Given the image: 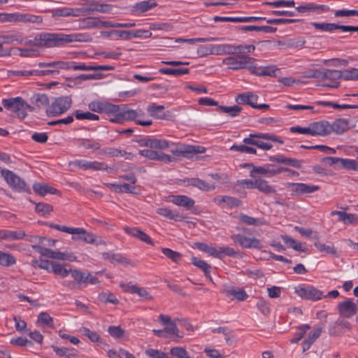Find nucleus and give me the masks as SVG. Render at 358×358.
Listing matches in <instances>:
<instances>
[{
	"label": "nucleus",
	"mask_w": 358,
	"mask_h": 358,
	"mask_svg": "<svg viewBox=\"0 0 358 358\" xmlns=\"http://www.w3.org/2000/svg\"><path fill=\"white\" fill-rule=\"evenodd\" d=\"M41 48H56L73 42H89L92 38L89 35L82 33L66 34L63 33H40Z\"/></svg>",
	"instance_id": "nucleus-1"
},
{
	"label": "nucleus",
	"mask_w": 358,
	"mask_h": 358,
	"mask_svg": "<svg viewBox=\"0 0 358 358\" xmlns=\"http://www.w3.org/2000/svg\"><path fill=\"white\" fill-rule=\"evenodd\" d=\"M2 105L7 110L15 113L20 119H24L27 117V110L33 111L35 109L20 96L3 99Z\"/></svg>",
	"instance_id": "nucleus-2"
},
{
	"label": "nucleus",
	"mask_w": 358,
	"mask_h": 358,
	"mask_svg": "<svg viewBox=\"0 0 358 358\" xmlns=\"http://www.w3.org/2000/svg\"><path fill=\"white\" fill-rule=\"evenodd\" d=\"M255 59L247 55L236 54L234 56H230L223 59L222 63L228 69L232 70H240L243 69H251L253 67Z\"/></svg>",
	"instance_id": "nucleus-3"
},
{
	"label": "nucleus",
	"mask_w": 358,
	"mask_h": 358,
	"mask_svg": "<svg viewBox=\"0 0 358 358\" xmlns=\"http://www.w3.org/2000/svg\"><path fill=\"white\" fill-rule=\"evenodd\" d=\"M72 99L69 96L57 97L46 108V114L48 117H55L64 114L71 106Z\"/></svg>",
	"instance_id": "nucleus-4"
},
{
	"label": "nucleus",
	"mask_w": 358,
	"mask_h": 358,
	"mask_svg": "<svg viewBox=\"0 0 358 358\" xmlns=\"http://www.w3.org/2000/svg\"><path fill=\"white\" fill-rule=\"evenodd\" d=\"M1 175L9 185V186L17 192H28L29 187L25 182L19 176L9 170H2Z\"/></svg>",
	"instance_id": "nucleus-5"
},
{
	"label": "nucleus",
	"mask_w": 358,
	"mask_h": 358,
	"mask_svg": "<svg viewBox=\"0 0 358 358\" xmlns=\"http://www.w3.org/2000/svg\"><path fill=\"white\" fill-rule=\"evenodd\" d=\"M33 248L39 252L42 256L55 259L69 260L72 262L76 259V256L73 254L62 252L59 251H54L51 249H48L40 245H33Z\"/></svg>",
	"instance_id": "nucleus-6"
},
{
	"label": "nucleus",
	"mask_w": 358,
	"mask_h": 358,
	"mask_svg": "<svg viewBox=\"0 0 358 358\" xmlns=\"http://www.w3.org/2000/svg\"><path fill=\"white\" fill-rule=\"evenodd\" d=\"M72 278L78 284V287H85L88 283L97 285L100 282L98 278L89 272H83L78 269L72 271Z\"/></svg>",
	"instance_id": "nucleus-7"
},
{
	"label": "nucleus",
	"mask_w": 358,
	"mask_h": 358,
	"mask_svg": "<svg viewBox=\"0 0 358 358\" xmlns=\"http://www.w3.org/2000/svg\"><path fill=\"white\" fill-rule=\"evenodd\" d=\"M295 292L299 296L306 300L317 301L323 298V292L312 286H299L295 288Z\"/></svg>",
	"instance_id": "nucleus-8"
},
{
	"label": "nucleus",
	"mask_w": 358,
	"mask_h": 358,
	"mask_svg": "<svg viewBox=\"0 0 358 358\" xmlns=\"http://www.w3.org/2000/svg\"><path fill=\"white\" fill-rule=\"evenodd\" d=\"M70 164L83 170L93 171H108V166L102 162L94 161L89 162L85 159H76L71 162Z\"/></svg>",
	"instance_id": "nucleus-9"
},
{
	"label": "nucleus",
	"mask_w": 358,
	"mask_h": 358,
	"mask_svg": "<svg viewBox=\"0 0 358 358\" xmlns=\"http://www.w3.org/2000/svg\"><path fill=\"white\" fill-rule=\"evenodd\" d=\"M341 78V71L325 69L322 71L321 78L322 80H329L331 82L329 83L320 84V86L336 88L339 86V83L336 82L337 80Z\"/></svg>",
	"instance_id": "nucleus-10"
},
{
	"label": "nucleus",
	"mask_w": 358,
	"mask_h": 358,
	"mask_svg": "<svg viewBox=\"0 0 358 358\" xmlns=\"http://www.w3.org/2000/svg\"><path fill=\"white\" fill-rule=\"evenodd\" d=\"M101 17H84L81 18L78 20L79 22V29H87L92 28H101L105 27L108 28V22L103 21Z\"/></svg>",
	"instance_id": "nucleus-11"
},
{
	"label": "nucleus",
	"mask_w": 358,
	"mask_h": 358,
	"mask_svg": "<svg viewBox=\"0 0 358 358\" xmlns=\"http://www.w3.org/2000/svg\"><path fill=\"white\" fill-rule=\"evenodd\" d=\"M205 151L206 148L202 146L181 144L176 150H171V152L177 156L188 157L189 155L203 153Z\"/></svg>",
	"instance_id": "nucleus-12"
},
{
	"label": "nucleus",
	"mask_w": 358,
	"mask_h": 358,
	"mask_svg": "<svg viewBox=\"0 0 358 358\" xmlns=\"http://www.w3.org/2000/svg\"><path fill=\"white\" fill-rule=\"evenodd\" d=\"M10 22H24L41 24L43 22V17L39 15H34L28 13H11Z\"/></svg>",
	"instance_id": "nucleus-13"
},
{
	"label": "nucleus",
	"mask_w": 358,
	"mask_h": 358,
	"mask_svg": "<svg viewBox=\"0 0 358 358\" xmlns=\"http://www.w3.org/2000/svg\"><path fill=\"white\" fill-rule=\"evenodd\" d=\"M70 234L73 235V240L83 241L87 243L91 244L96 243V236L93 234L87 232L83 228L71 227Z\"/></svg>",
	"instance_id": "nucleus-14"
},
{
	"label": "nucleus",
	"mask_w": 358,
	"mask_h": 358,
	"mask_svg": "<svg viewBox=\"0 0 358 358\" xmlns=\"http://www.w3.org/2000/svg\"><path fill=\"white\" fill-rule=\"evenodd\" d=\"M338 310L341 316L350 318L356 314L357 306L352 300L347 299L338 304Z\"/></svg>",
	"instance_id": "nucleus-15"
},
{
	"label": "nucleus",
	"mask_w": 358,
	"mask_h": 358,
	"mask_svg": "<svg viewBox=\"0 0 358 358\" xmlns=\"http://www.w3.org/2000/svg\"><path fill=\"white\" fill-rule=\"evenodd\" d=\"M311 136H325L330 134V123L322 120L310 123Z\"/></svg>",
	"instance_id": "nucleus-16"
},
{
	"label": "nucleus",
	"mask_w": 358,
	"mask_h": 358,
	"mask_svg": "<svg viewBox=\"0 0 358 358\" xmlns=\"http://www.w3.org/2000/svg\"><path fill=\"white\" fill-rule=\"evenodd\" d=\"M120 113L122 115V118L124 120H134L136 121L137 124L148 127L152 124V121L151 120H137L138 115V111L135 110H121Z\"/></svg>",
	"instance_id": "nucleus-17"
},
{
	"label": "nucleus",
	"mask_w": 358,
	"mask_h": 358,
	"mask_svg": "<svg viewBox=\"0 0 358 358\" xmlns=\"http://www.w3.org/2000/svg\"><path fill=\"white\" fill-rule=\"evenodd\" d=\"M169 201L176 206H182L187 210L191 209L195 204L194 201L185 195H171Z\"/></svg>",
	"instance_id": "nucleus-18"
},
{
	"label": "nucleus",
	"mask_w": 358,
	"mask_h": 358,
	"mask_svg": "<svg viewBox=\"0 0 358 358\" xmlns=\"http://www.w3.org/2000/svg\"><path fill=\"white\" fill-rule=\"evenodd\" d=\"M52 17H80L81 10L79 8L64 7L53 9L50 11Z\"/></svg>",
	"instance_id": "nucleus-19"
},
{
	"label": "nucleus",
	"mask_w": 358,
	"mask_h": 358,
	"mask_svg": "<svg viewBox=\"0 0 358 358\" xmlns=\"http://www.w3.org/2000/svg\"><path fill=\"white\" fill-rule=\"evenodd\" d=\"M124 231H125V233L131 235L133 237L138 238L140 241L143 242H145L151 245H154V243L151 238L147 234H145L138 228H131L129 227H125L124 228Z\"/></svg>",
	"instance_id": "nucleus-20"
},
{
	"label": "nucleus",
	"mask_w": 358,
	"mask_h": 358,
	"mask_svg": "<svg viewBox=\"0 0 358 358\" xmlns=\"http://www.w3.org/2000/svg\"><path fill=\"white\" fill-rule=\"evenodd\" d=\"M71 69L78 71H112L114 70L113 66L109 65H96V66H87L85 64H77L75 62H72Z\"/></svg>",
	"instance_id": "nucleus-21"
},
{
	"label": "nucleus",
	"mask_w": 358,
	"mask_h": 358,
	"mask_svg": "<svg viewBox=\"0 0 358 358\" xmlns=\"http://www.w3.org/2000/svg\"><path fill=\"white\" fill-rule=\"evenodd\" d=\"M157 213L169 220L174 221H182L185 217L176 210H171L168 208H159L157 210Z\"/></svg>",
	"instance_id": "nucleus-22"
},
{
	"label": "nucleus",
	"mask_w": 358,
	"mask_h": 358,
	"mask_svg": "<svg viewBox=\"0 0 358 358\" xmlns=\"http://www.w3.org/2000/svg\"><path fill=\"white\" fill-rule=\"evenodd\" d=\"M143 34H150L149 31L136 30V31H119L115 30V37L117 38L129 39L131 38H139L143 36Z\"/></svg>",
	"instance_id": "nucleus-23"
},
{
	"label": "nucleus",
	"mask_w": 358,
	"mask_h": 358,
	"mask_svg": "<svg viewBox=\"0 0 358 358\" xmlns=\"http://www.w3.org/2000/svg\"><path fill=\"white\" fill-rule=\"evenodd\" d=\"M292 191L298 194L312 193L320 189L318 185H307L305 183H292Z\"/></svg>",
	"instance_id": "nucleus-24"
},
{
	"label": "nucleus",
	"mask_w": 358,
	"mask_h": 358,
	"mask_svg": "<svg viewBox=\"0 0 358 358\" xmlns=\"http://www.w3.org/2000/svg\"><path fill=\"white\" fill-rule=\"evenodd\" d=\"M25 232L22 230L10 231L1 230L0 238L6 241H15L22 239L25 236Z\"/></svg>",
	"instance_id": "nucleus-25"
},
{
	"label": "nucleus",
	"mask_w": 358,
	"mask_h": 358,
	"mask_svg": "<svg viewBox=\"0 0 358 358\" xmlns=\"http://www.w3.org/2000/svg\"><path fill=\"white\" fill-rule=\"evenodd\" d=\"M261 139L257 137H251L250 134L248 137L243 138V142L245 144L257 146L263 150H269L273 148L272 144L263 142Z\"/></svg>",
	"instance_id": "nucleus-26"
},
{
	"label": "nucleus",
	"mask_w": 358,
	"mask_h": 358,
	"mask_svg": "<svg viewBox=\"0 0 358 358\" xmlns=\"http://www.w3.org/2000/svg\"><path fill=\"white\" fill-rule=\"evenodd\" d=\"M349 127V120L338 119L333 124H330V134L335 132L337 134L344 133Z\"/></svg>",
	"instance_id": "nucleus-27"
},
{
	"label": "nucleus",
	"mask_w": 358,
	"mask_h": 358,
	"mask_svg": "<svg viewBox=\"0 0 358 358\" xmlns=\"http://www.w3.org/2000/svg\"><path fill=\"white\" fill-rule=\"evenodd\" d=\"M34 191L40 196H45L46 194L50 193L52 194H57L59 191L45 183L36 182L33 185Z\"/></svg>",
	"instance_id": "nucleus-28"
},
{
	"label": "nucleus",
	"mask_w": 358,
	"mask_h": 358,
	"mask_svg": "<svg viewBox=\"0 0 358 358\" xmlns=\"http://www.w3.org/2000/svg\"><path fill=\"white\" fill-rule=\"evenodd\" d=\"M258 98L259 97L257 94L252 92H246L238 94L236 101L238 103H245L253 108V106H255Z\"/></svg>",
	"instance_id": "nucleus-29"
},
{
	"label": "nucleus",
	"mask_w": 358,
	"mask_h": 358,
	"mask_svg": "<svg viewBox=\"0 0 358 358\" xmlns=\"http://www.w3.org/2000/svg\"><path fill=\"white\" fill-rule=\"evenodd\" d=\"M31 102L37 108L48 107L50 101L48 96L45 94L37 93L31 97Z\"/></svg>",
	"instance_id": "nucleus-30"
},
{
	"label": "nucleus",
	"mask_w": 358,
	"mask_h": 358,
	"mask_svg": "<svg viewBox=\"0 0 358 358\" xmlns=\"http://www.w3.org/2000/svg\"><path fill=\"white\" fill-rule=\"evenodd\" d=\"M188 185L199 188L203 191H211L215 189L214 185H211L199 178H190L188 180Z\"/></svg>",
	"instance_id": "nucleus-31"
},
{
	"label": "nucleus",
	"mask_w": 358,
	"mask_h": 358,
	"mask_svg": "<svg viewBox=\"0 0 358 358\" xmlns=\"http://www.w3.org/2000/svg\"><path fill=\"white\" fill-rule=\"evenodd\" d=\"M73 270L72 268L68 269L61 264L55 262L51 264V271L61 278H66L69 274H71L72 276V271Z\"/></svg>",
	"instance_id": "nucleus-32"
},
{
	"label": "nucleus",
	"mask_w": 358,
	"mask_h": 358,
	"mask_svg": "<svg viewBox=\"0 0 358 358\" xmlns=\"http://www.w3.org/2000/svg\"><path fill=\"white\" fill-rule=\"evenodd\" d=\"M240 29L243 31H262L264 33H275L277 31L276 27L269 26H255V25H246L241 26Z\"/></svg>",
	"instance_id": "nucleus-33"
},
{
	"label": "nucleus",
	"mask_w": 358,
	"mask_h": 358,
	"mask_svg": "<svg viewBox=\"0 0 358 358\" xmlns=\"http://www.w3.org/2000/svg\"><path fill=\"white\" fill-rule=\"evenodd\" d=\"M157 6L155 1L149 0L136 3L132 10L135 13H144Z\"/></svg>",
	"instance_id": "nucleus-34"
},
{
	"label": "nucleus",
	"mask_w": 358,
	"mask_h": 358,
	"mask_svg": "<svg viewBox=\"0 0 358 358\" xmlns=\"http://www.w3.org/2000/svg\"><path fill=\"white\" fill-rule=\"evenodd\" d=\"M252 72L253 74L259 76H275L276 69L272 66L256 67L253 65Z\"/></svg>",
	"instance_id": "nucleus-35"
},
{
	"label": "nucleus",
	"mask_w": 358,
	"mask_h": 358,
	"mask_svg": "<svg viewBox=\"0 0 358 358\" xmlns=\"http://www.w3.org/2000/svg\"><path fill=\"white\" fill-rule=\"evenodd\" d=\"M192 263L196 267L199 268L200 269H201L205 275L209 278L210 280L212 281V278L210 275V268H211V266L210 264H208V263H206L204 260H202V259H200L197 257H192Z\"/></svg>",
	"instance_id": "nucleus-36"
},
{
	"label": "nucleus",
	"mask_w": 358,
	"mask_h": 358,
	"mask_svg": "<svg viewBox=\"0 0 358 358\" xmlns=\"http://www.w3.org/2000/svg\"><path fill=\"white\" fill-rule=\"evenodd\" d=\"M255 189L266 194H274L276 192L274 187L269 185L266 180L262 178L256 179Z\"/></svg>",
	"instance_id": "nucleus-37"
},
{
	"label": "nucleus",
	"mask_w": 358,
	"mask_h": 358,
	"mask_svg": "<svg viewBox=\"0 0 358 358\" xmlns=\"http://www.w3.org/2000/svg\"><path fill=\"white\" fill-rule=\"evenodd\" d=\"M310 24L316 29L323 31H333L336 29H341V25L327 22H311Z\"/></svg>",
	"instance_id": "nucleus-38"
},
{
	"label": "nucleus",
	"mask_w": 358,
	"mask_h": 358,
	"mask_svg": "<svg viewBox=\"0 0 358 358\" xmlns=\"http://www.w3.org/2000/svg\"><path fill=\"white\" fill-rule=\"evenodd\" d=\"M224 292L227 296H232L241 301L246 300L248 297V294L243 289H230L225 290Z\"/></svg>",
	"instance_id": "nucleus-39"
},
{
	"label": "nucleus",
	"mask_w": 358,
	"mask_h": 358,
	"mask_svg": "<svg viewBox=\"0 0 358 358\" xmlns=\"http://www.w3.org/2000/svg\"><path fill=\"white\" fill-rule=\"evenodd\" d=\"M164 109V106L163 105L152 104L148 107L147 110L151 116L162 120L166 117L165 114L162 113Z\"/></svg>",
	"instance_id": "nucleus-40"
},
{
	"label": "nucleus",
	"mask_w": 358,
	"mask_h": 358,
	"mask_svg": "<svg viewBox=\"0 0 358 358\" xmlns=\"http://www.w3.org/2000/svg\"><path fill=\"white\" fill-rule=\"evenodd\" d=\"M318 9L324 10L327 9V6L324 5H317L313 3H310L303 6H299L296 8V10L299 13L314 12Z\"/></svg>",
	"instance_id": "nucleus-41"
},
{
	"label": "nucleus",
	"mask_w": 358,
	"mask_h": 358,
	"mask_svg": "<svg viewBox=\"0 0 358 358\" xmlns=\"http://www.w3.org/2000/svg\"><path fill=\"white\" fill-rule=\"evenodd\" d=\"M238 220L249 226H260L264 224L260 219L255 218L243 213H241L238 215Z\"/></svg>",
	"instance_id": "nucleus-42"
},
{
	"label": "nucleus",
	"mask_w": 358,
	"mask_h": 358,
	"mask_svg": "<svg viewBox=\"0 0 358 358\" xmlns=\"http://www.w3.org/2000/svg\"><path fill=\"white\" fill-rule=\"evenodd\" d=\"M182 322V320H172L166 327L164 328L165 333L169 334V335H173L176 336L177 338H182L183 335L180 334L179 329L178 328L176 322Z\"/></svg>",
	"instance_id": "nucleus-43"
},
{
	"label": "nucleus",
	"mask_w": 358,
	"mask_h": 358,
	"mask_svg": "<svg viewBox=\"0 0 358 358\" xmlns=\"http://www.w3.org/2000/svg\"><path fill=\"white\" fill-rule=\"evenodd\" d=\"M159 72L162 74L172 75L174 76H180L184 74H188L189 73V69L187 68L183 69H170V68H163L159 70Z\"/></svg>",
	"instance_id": "nucleus-44"
},
{
	"label": "nucleus",
	"mask_w": 358,
	"mask_h": 358,
	"mask_svg": "<svg viewBox=\"0 0 358 358\" xmlns=\"http://www.w3.org/2000/svg\"><path fill=\"white\" fill-rule=\"evenodd\" d=\"M254 173H259L261 175H264L267 176H272L275 174L280 173V170L270 169L268 167L266 168L262 166H254L253 169L251 171V176H254Z\"/></svg>",
	"instance_id": "nucleus-45"
},
{
	"label": "nucleus",
	"mask_w": 358,
	"mask_h": 358,
	"mask_svg": "<svg viewBox=\"0 0 358 358\" xmlns=\"http://www.w3.org/2000/svg\"><path fill=\"white\" fill-rule=\"evenodd\" d=\"M162 252L176 264H178L182 257L180 252L166 248H162Z\"/></svg>",
	"instance_id": "nucleus-46"
},
{
	"label": "nucleus",
	"mask_w": 358,
	"mask_h": 358,
	"mask_svg": "<svg viewBox=\"0 0 358 358\" xmlns=\"http://www.w3.org/2000/svg\"><path fill=\"white\" fill-rule=\"evenodd\" d=\"M217 110L228 114L231 117H234L238 115L240 112L242 110V108L237 105L234 106H218Z\"/></svg>",
	"instance_id": "nucleus-47"
},
{
	"label": "nucleus",
	"mask_w": 358,
	"mask_h": 358,
	"mask_svg": "<svg viewBox=\"0 0 358 358\" xmlns=\"http://www.w3.org/2000/svg\"><path fill=\"white\" fill-rule=\"evenodd\" d=\"M243 243V248L261 249L263 248L261 241L256 238H248L245 236Z\"/></svg>",
	"instance_id": "nucleus-48"
},
{
	"label": "nucleus",
	"mask_w": 358,
	"mask_h": 358,
	"mask_svg": "<svg viewBox=\"0 0 358 358\" xmlns=\"http://www.w3.org/2000/svg\"><path fill=\"white\" fill-rule=\"evenodd\" d=\"M15 263L16 259L12 255L0 251V265L10 266Z\"/></svg>",
	"instance_id": "nucleus-49"
},
{
	"label": "nucleus",
	"mask_w": 358,
	"mask_h": 358,
	"mask_svg": "<svg viewBox=\"0 0 358 358\" xmlns=\"http://www.w3.org/2000/svg\"><path fill=\"white\" fill-rule=\"evenodd\" d=\"M36 204L35 211L45 216L49 215L53 210V207L50 204L45 203H34Z\"/></svg>",
	"instance_id": "nucleus-50"
},
{
	"label": "nucleus",
	"mask_w": 358,
	"mask_h": 358,
	"mask_svg": "<svg viewBox=\"0 0 358 358\" xmlns=\"http://www.w3.org/2000/svg\"><path fill=\"white\" fill-rule=\"evenodd\" d=\"M341 78L346 80H358V69L352 68L341 71Z\"/></svg>",
	"instance_id": "nucleus-51"
},
{
	"label": "nucleus",
	"mask_w": 358,
	"mask_h": 358,
	"mask_svg": "<svg viewBox=\"0 0 358 358\" xmlns=\"http://www.w3.org/2000/svg\"><path fill=\"white\" fill-rule=\"evenodd\" d=\"M281 237L284 242L287 244H289L290 247L294 250L301 252L305 251V250L302 248L301 243L300 242L296 241L287 235H282Z\"/></svg>",
	"instance_id": "nucleus-52"
},
{
	"label": "nucleus",
	"mask_w": 358,
	"mask_h": 358,
	"mask_svg": "<svg viewBox=\"0 0 358 358\" xmlns=\"http://www.w3.org/2000/svg\"><path fill=\"white\" fill-rule=\"evenodd\" d=\"M310 329L309 324H303L297 328L295 336L291 340L292 343H298L305 335L306 331Z\"/></svg>",
	"instance_id": "nucleus-53"
},
{
	"label": "nucleus",
	"mask_w": 358,
	"mask_h": 358,
	"mask_svg": "<svg viewBox=\"0 0 358 358\" xmlns=\"http://www.w3.org/2000/svg\"><path fill=\"white\" fill-rule=\"evenodd\" d=\"M52 348L58 356L66 357L68 358H71L75 356L73 349H70L67 348H59L57 346H52Z\"/></svg>",
	"instance_id": "nucleus-54"
},
{
	"label": "nucleus",
	"mask_w": 358,
	"mask_h": 358,
	"mask_svg": "<svg viewBox=\"0 0 358 358\" xmlns=\"http://www.w3.org/2000/svg\"><path fill=\"white\" fill-rule=\"evenodd\" d=\"M251 137H257L264 140L271 141L273 142H278L280 144L283 143V141L279 139L276 136L268 133H255L251 134Z\"/></svg>",
	"instance_id": "nucleus-55"
},
{
	"label": "nucleus",
	"mask_w": 358,
	"mask_h": 358,
	"mask_svg": "<svg viewBox=\"0 0 358 358\" xmlns=\"http://www.w3.org/2000/svg\"><path fill=\"white\" fill-rule=\"evenodd\" d=\"M74 115L76 118L78 120H99V119L97 115L93 114L90 112H82L80 110H76Z\"/></svg>",
	"instance_id": "nucleus-56"
},
{
	"label": "nucleus",
	"mask_w": 358,
	"mask_h": 358,
	"mask_svg": "<svg viewBox=\"0 0 358 358\" xmlns=\"http://www.w3.org/2000/svg\"><path fill=\"white\" fill-rule=\"evenodd\" d=\"M80 145L86 149H92L94 150H98L101 148V144L94 140L90 139H83L80 143Z\"/></svg>",
	"instance_id": "nucleus-57"
},
{
	"label": "nucleus",
	"mask_w": 358,
	"mask_h": 358,
	"mask_svg": "<svg viewBox=\"0 0 358 358\" xmlns=\"http://www.w3.org/2000/svg\"><path fill=\"white\" fill-rule=\"evenodd\" d=\"M245 145H234L230 148L231 150H235L240 152H244L248 154H257V150L252 147H250Z\"/></svg>",
	"instance_id": "nucleus-58"
},
{
	"label": "nucleus",
	"mask_w": 358,
	"mask_h": 358,
	"mask_svg": "<svg viewBox=\"0 0 358 358\" xmlns=\"http://www.w3.org/2000/svg\"><path fill=\"white\" fill-rule=\"evenodd\" d=\"M170 353L177 358H190L187 350L182 347H174L171 348Z\"/></svg>",
	"instance_id": "nucleus-59"
},
{
	"label": "nucleus",
	"mask_w": 358,
	"mask_h": 358,
	"mask_svg": "<svg viewBox=\"0 0 358 358\" xmlns=\"http://www.w3.org/2000/svg\"><path fill=\"white\" fill-rule=\"evenodd\" d=\"M38 322L50 327H53V319L45 312L41 313L38 316Z\"/></svg>",
	"instance_id": "nucleus-60"
},
{
	"label": "nucleus",
	"mask_w": 358,
	"mask_h": 358,
	"mask_svg": "<svg viewBox=\"0 0 358 358\" xmlns=\"http://www.w3.org/2000/svg\"><path fill=\"white\" fill-rule=\"evenodd\" d=\"M169 147V142L165 139L152 138V149L165 150Z\"/></svg>",
	"instance_id": "nucleus-61"
},
{
	"label": "nucleus",
	"mask_w": 358,
	"mask_h": 358,
	"mask_svg": "<svg viewBox=\"0 0 358 358\" xmlns=\"http://www.w3.org/2000/svg\"><path fill=\"white\" fill-rule=\"evenodd\" d=\"M314 245L317 248V249L320 252H324L331 255L336 254V249L332 245H327L320 242H315Z\"/></svg>",
	"instance_id": "nucleus-62"
},
{
	"label": "nucleus",
	"mask_w": 358,
	"mask_h": 358,
	"mask_svg": "<svg viewBox=\"0 0 358 358\" xmlns=\"http://www.w3.org/2000/svg\"><path fill=\"white\" fill-rule=\"evenodd\" d=\"M14 41H17L20 43V38L17 34H10L0 36V43H1L2 45L3 44L13 43Z\"/></svg>",
	"instance_id": "nucleus-63"
},
{
	"label": "nucleus",
	"mask_w": 358,
	"mask_h": 358,
	"mask_svg": "<svg viewBox=\"0 0 358 358\" xmlns=\"http://www.w3.org/2000/svg\"><path fill=\"white\" fill-rule=\"evenodd\" d=\"M145 354L152 358H166V353L156 349H147Z\"/></svg>",
	"instance_id": "nucleus-64"
}]
</instances>
